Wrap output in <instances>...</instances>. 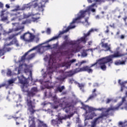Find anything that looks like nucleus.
<instances>
[{
  "label": "nucleus",
  "mask_w": 127,
  "mask_h": 127,
  "mask_svg": "<svg viewBox=\"0 0 127 127\" xmlns=\"http://www.w3.org/2000/svg\"><path fill=\"white\" fill-rule=\"evenodd\" d=\"M19 83L21 84L22 90L23 92H27V97L25 98L26 104L27 106V110L29 112L30 115L33 116L34 114L39 111L36 110V106L35 102L31 100V98L34 97L37 92H38V88L36 87H32L30 90L28 88L29 82L28 78H26L23 75L18 76Z\"/></svg>",
  "instance_id": "f257e3e1"
},
{
  "label": "nucleus",
  "mask_w": 127,
  "mask_h": 127,
  "mask_svg": "<svg viewBox=\"0 0 127 127\" xmlns=\"http://www.w3.org/2000/svg\"><path fill=\"white\" fill-rule=\"evenodd\" d=\"M127 53L122 54L120 51H116L113 55H111L104 58H101L98 60V64L101 70L105 71L106 70V64H108V66H110L111 64H113L112 59L122 58L123 61L127 62Z\"/></svg>",
  "instance_id": "f03ea898"
},
{
  "label": "nucleus",
  "mask_w": 127,
  "mask_h": 127,
  "mask_svg": "<svg viewBox=\"0 0 127 127\" xmlns=\"http://www.w3.org/2000/svg\"><path fill=\"white\" fill-rule=\"evenodd\" d=\"M59 102L60 103L59 106L63 108L66 113H69L70 115H68V117L71 118L74 116L76 113L74 106L77 104V102L74 100L68 102L66 99V97H64L59 100Z\"/></svg>",
  "instance_id": "7ed1b4c3"
},
{
  "label": "nucleus",
  "mask_w": 127,
  "mask_h": 127,
  "mask_svg": "<svg viewBox=\"0 0 127 127\" xmlns=\"http://www.w3.org/2000/svg\"><path fill=\"white\" fill-rule=\"evenodd\" d=\"M86 11H80L78 14H77V17L73 19L72 21L70 23V26H68L66 29L65 30H63L62 31H60V33L58 36H54L51 39H49L48 40V42H50L51 41L56 40L57 39H58L59 38L61 37V35L66 33L68 32V31L70 29H72L73 28H75V26H72V25L73 24H75L76 23H79V21H80L82 18H83L85 17V13H86Z\"/></svg>",
  "instance_id": "20e7f679"
},
{
  "label": "nucleus",
  "mask_w": 127,
  "mask_h": 127,
  "mask_svg": "<svg viewBox=\"0 0 127 127\" xmlns=\"http://www.w3.org/2000/svg\"><path fill=\"white\" fill-rule=\"evenodd\" d=\"M21 32H19L17 33L12 34L8 37L9 40H11L12 39L13 40L10 41L9 43L5 44L2 49L0 48V58L3 56L7 52H9L12 50L11 48H7L6 47L10 46L13 45H15L17 47L19 46V44L16 37L21 35Z\"/></svg>",
  "instance_id": "39448f33"
},
{
  "label": "nucleus",
  "mask_w": 127,
  "mask_h": 127,
  "mask_svg": "<svg viewBox=\"0 0 127 127\" xmlns=\"http://www.w3.org/2000/svg\"><path fill=\"white\" fill-rule=\"evenodd\" d=\"M111 111L109 108H108L105 112H103L101 113L100 116L96 118L94 120L91 122V127H95L97 126V124L103 121L104 118H108L110 115L109 112Z\"/></svg>",
  "instance_id": "423d86ee"
},
{
  "label": "nucleus",
  "mask_w": 127,
  "mask_h": 127,
  "mask_svg": "<svg viewBox=\"0 0 127 127\" xmlns=\"http://www.w3.org/2000/svg\"><path fill=\"white\" fill-rule=\"evenodd\" d=\"M49 0H41L40 2L39 3L35 2L29 6V8H32L36 9L39 11H41L43 12L44 11V9L46 7V3L49 2Z\"/></svg>",
  "instance_id": "0eeeda50"
},
{
  "label": "nucleus",
  "mask_w": 127,
  "mask_h": 127,
  "mask_svg": "<svg viewBox=\"0 0 127 127\" xmlns=\"http://www.w3.org/2000/svg\"><path fill=\"white\" fill-rule=\"evenodd\" d=\"M123 110L125 109L127 111V101L125 98H122V100L120 102L117 104V106L110 107V111H118L119 109Z\"/></svg>",
  "instance_id": "6e6552de"
},
{
  "label": "nucleus",
  "mask_w": 127,
  "mask_h": 127,
  "mask_svg": "<svg viewBox=\"0 0 127 127\" xmlns=\"http://www.w3.org/2000/svg\"><path fill=\"white\" fill-rule=\"evenodd\" d=\"M35 36L29 31L20 36V39L28 43H32L34 41Z\"/></svg>",
  "instance_id": "1a4fd4ad"
},
{
  "label": "nucleus",
  "mask_w": 127,
  "mask_h": 127,
  "mask_svg": "<svg viewBox=\"0 0 127 127\" xmlns=\"http://www.w3.org/2000/svg\"><path fill=\"white\" fill-rule=\"evenodd\" d=\"M82 108L84 110L86 111V113H88V111L89 113H92L94 111H103L105 110V108H95L94 107H90L88 105H82Z\"/></svg>",
  "instance_id": "9d476101"
},
{
  "label": "nucleus",
  "mask_w": 127,
  "mask_h": 127,
  "mask_svg": "<svg viewBox=\"0 0 127 127\" xmlns=\"http://www.w3.org/2000/svg\"><path fill=\"white\" fill-rule=\"evenodd\" d=\"M94 32V30L93 29H90L87 33H84V36L82 37H81L79 40L78 41L80 42H82L83 44H86L87 43V41H88V39L87 38V37L90 36L91 35V33Z\"/></svg>",
  "instance_id": "9b49d317"
},
{
  "label": "nucleus",
  "mask_w": 127,
  "mask_h": 127,
  "mask_svg": "<svg viewBox=\"0 0 127 127\" xmlns=\"http://www.w3.org/2000/svg\"><path fill=\"white\" fill-rule=\"evenodd\" d=\"M40 19V17H32V20L30 19H27L26 20L22 21L21 25H26L27 24H31L32 22H38V20Z\"/></svg>",
  "instance_id": "f8f14e48"
},
{
  "label": "nucleus",
  "mask_w": 127,
  "mask_h": 127,
  "mask_svg": "<svg viewBox=\"0 0 127 127\" xmlns=\"http://www.w3.org/2000/svg\"><path fill=\"white\" fill-rule=\"evenodd\" d=\"M105 39H103L101 40V42L100 45H101V47L103 48H104L105 50H104L105 52H111V45H108V43H105L104 42Z\"/></svg>",
  "instance_id": "ddd939ff"
},
{
  "label": "nucleus",
  "mask_w": 127,
  "mask_h": 127,
  "mask_svg": "<svg viewBox=\"0 0 127 127\" xmlns=\"http://www.w3.org/2000/svg\"><path fill=\"white\" fill-rule=\"evenodd\" d=\"M37 49V47H34L32 49H31L29 50L28 51L26 52L21 58V62H23L26 60V56L28 55L29 53L35 50L36 49Z\"/></svg>",
  "instance_id": "4468645a"
},
{
  "label": "nucleus",
  "mask_w": 127,
  "mask_h": 127,
  "mask_svg": "<svg viewBox=\"0 0 127 127\" xmlns=\"http://www.w3.org/2000/svg\"><path fill=\"white\" fill-rule=\"evenodd\" d=\"M82 72H87L88 73H93V69L88 65H85L81 67Z\"/></svg>",
  "instance_id": "2eb2a0df"
},
{
  "label": "nucleus",
  "mask_w": 127,
  "mask_h": 127,
  "mask_svg": "<svg viewBox=\"0 0 127 127\" xmlns=\"http://www.w3.org/2000/svg\"><path fill=\"white\" fill-rule=\"evenodd\" d=\"M67 45H68V42L67 41H65L58 47V50L59 51H62L64 50H66L67 48Z\"/></svg>",
  "instance_id": "dca6fc26"
},
{
  "label": "nucleus",
  "mask_w": 127,
  "mask_h": 127,
  "mask_svg": "<svg viewBox=\"0 0 127 127\" xmlns=\"http://www.w3.org/2000/svg\"><path fill=\"white\" fill-rule=\"evenodd\" d=\"M60 66L61 67H65L66 69H68L70 68V66H71V64L69 63V62H64L60 64Z\"/></svg>",
  "instance_id": "f3484780"
},
{
  "label": "nucleus",
  "mask_w": 127,
  "mask_h": 127,
  "mask_svg": "<svg viewBox=\"0 0 127 127\" xmlns=\"http://www.w3.org/2000/svg\"><path fill=\"white\" fill-rule=\"evenodd\" d=\"M65 73H67V74H66L65 77H64L62 78L63 81L65 79L67 78V77H72L74 74V72H73V71H72V70H69L68 71H66Z\"/></svg>",
  "instance_id": "a211bd4d"
},
{
  "label": "nucleus",
  "mask_w": 127,
  "mask_h": 127,
  "mask_svg": "<svg viewBox=\"0 0 127 127\" xmlns=\"http://www.w3.org/2000/svg\"><path fill=\"white\" fill-rule=\"evenodd\" d=\"M77 84L79 89L81 90L83 92H84L85 91V90H84V88H85V86L86 85V84H85V83H80L79 82H77Z\"/></svg>",
  "instance_id": "6ab92c4d"
},
{
  "label": "nucleus",
  "mask_w": 127,
  "mask_h": 127,
  "mask_svg": "<svg viewBox=\"0 0 127 127\" xmlns=\"http://www.w3.org/2000/svg\"><path fill=\"white\" fill-rule=\"evenodd\" d=\"M82 48H83V47L80 46L79 45H75V49L73 51V52H74L75 53H79L81 51Z\"/></svg>",
  "instance_id": "aec40b11"
},
{
  "label": "nucleus",
  "mask_w": 127,
  "mask_h": 127,
  "mask_svg": "<svg viewBox=\"0 0 127 127\" xmlns=\"http://www.w3.org/2000/svg\"><path fill=\"white\" fill-rule=\"evenodd\" d=\"M29 118H31V121H32V123L29 127H35L36 126H35V117L30 116Z\"/></svg>",
  "instance_id": "412c9836"
},
{
  "label": "nucleus",
  "mask_w": 127,
  "mask_h": 127,
  "mask_svg": "<svg viewBox=\"0 0 127 127\" xmlns=\"http://www.w3.org/2000/svg\"><path fill=\"white\" fill-rule=\"evenodd\" d=\"M49 65H53L54 64V58L52 56H50V59L48 61Z\"/></svg>",
  "instance_id": "4be33fe9"
},
{
  "label": "nucleus",
  "mask_w": 127,
  "mask_h": 127,
  "mask_svg": "<svg viewBox=\"0 0 127 127\" xmlns=\"http://www.w3.org/2000/svg\"><path fill=\"white\" fill-rule=\"evenodd\" d=\"M65 120V117H59L58 119H56L57 125H60L61 124H62V120Z\"/></svg>",
  "instance_id": "5701e85b"
},
{
  "label": "nucleus",
  "mask_w": 127,
  "mask_h": 127,
  "mask_svg": "<svg viewBox=\"0 0 127 127\" xmlns=\"http://www.w3.org/2000/svg\"><path fill=\"white\" fill-rule=\"evenodd\" d=\"M96 116V115L95 113H91V115L89 117L86 116V120H93V118H94V117Z\"/></svg>",
  "instance_id": "b1692460"
},
{
  "label": "nucleus",
  "mask_w": 127,
  "mask_h": 127,
  "mask_svg": "<svg viewBox=\"0 0 127 127\" xmlns=\"http://www.w3.org/2000/svg\"><path fill=\"white\" fill-rule=\"evenodd\" d=\"M64 89H65V86H64V85H63L61 87L59 86L57 87V91L60 93L62 92V91H63Z\"/></svg>",
  "instance_id": "393cba45"
},
{
  "label": "nucleus",
  "mask_w": 127,
  "mask_h": 127,
  "mask_svg": "<svg viewBox=\"0 0 127 127\" xmlns=\"http://www.w3.org/2000/svg\"><path fill=\"white\" fill-rule=\"evenodd\" d=\"M89 51V50H83V52L81 53V56L83 58H85L88 56L87 52Z\"/></svg>",
  "instance_id": "a878e982"
},
{
  "label": "nucleus",
  "mask_w": 127,
  "mask_h": 127,
  "mask_svg": "<svg viewBox=\"0 0 127 127\" xmlns=\"http://www.w3.org/2000/svg\"><path fill=\"white\" fill-rule=\"evenodd\" d=\"M96 96H97V93L92 94V95H90V96L88 97L87 101L94 99V98H95V97Z\"/></svg>",
  "instance_id": "bb28decb"
},
{
  "label": "nucleus",
  "mask_w": 127,
  "mask_h": 127,
  "mask_svg": "<svg viewBox=\"0 0 127 127\" xmlns=\"http://www.w3.org/2000/svg\"><path fill=\"white\" fill-rule=\"evenodd\" d=\"M127 83V81H124V82H122V83L121 84V91L123 92V89L124 88H125V84H126Z\"/></svg>",
  "instance_id": "cd10ccee"
},
{
  "label": "nucleus",
  "mask_w": 127,
  "mask_h": 127,
  "mask_svg": "<svg viewBox=\"0 0 127 127\" xmlns=\"http://www.w3.org/2000/svg\"><path fill=\"white\" fill-rule=\"evenodd\" d=\"M39 123L41 124V126L43 127H48L46 124H45L43 121L41 120H39Z\"/></svg>",
  "instance_id": "c85d7f7f"
},
{
  "label": "nucleus",
  "mask_w": 127,
  "mask_h": 127,
  "mask_svg": "<svg viewBox=\"0 0 127 127\" xmlns=\"http://www.w3.org/2000/svg\"><path fill=\"white\" fill-rule=\"evenodd\" d=\"M76 44H77V42L74 41H70L67 42V45H75Z\"/></svg>",
  "instance_id": "c756f323"
},
{
  "label": "nucleus",
  "mask_w": 127,
  "mask_h": 127,
  "mask_svg": "<svg viewBox=\"0 0 127 127\" xmlns=\"http://www.w3.org/2000/svg\"><path fill=\"white\" fill-rule=\"evenodd\" d=\"M106 0H94V1L97 2L99 4H101L102 2H104Z\"/></svg>",
  "instance_id": "7c9ffc66"
},
{
  "label": "nucleus",
  "mask_w": 127,
  "mask_h": 127,
  "mask_svg": "<svg viewBox=\"0 0 127 127\" xmlns=\"http://www.w3.org/2000/svg\"><path fill=\"white\" fill-rule=\"evenodd\" d=\"M52 125L53 126L58 125L57 119L55 120H52L51 121Z\"/></svg>",
  "instance_id": "2f4dec72"
},
{
  "label": "nucleus",
  "mask_w": 127,
  "mask_h": 127,
  "mask_svg": "<svg viewBox=\"0 0 127 127\" xmlns=\"http://www.w3.org/2000/svg\"><path fill=\"white\" fill-rule=\"evenodd\" d=\"M81 69V68H75V70H74L75 73H79L80 72H82V70Z\"/></svg>",
  "instance_id": "473e14b6"
},
{
  "label": "nucleus",
  "mask_w": 127,
  "mask_h": 127,
  "mask_svg": "<svg viewBox=\"0 0 127 127\" xmlns=\"http://www.w3.org/2000/svg\"><path fill=\"white\" fill-rule=\"evenodd\" d=\"M76 62H77V60L73 59L68 61V63H69V64H70V65H71L72 64H73L74 63H75Z\"/></svg>",
  "instance_id": "72a5a7b5"
},
{
  "label": "nucleus",
  "mask_w": 127,
  "mask_h": 127,
  "mask_svg": "<svg viewBox=\"0 0 127 127\" xmlns=\"http://www.w3.org/2000/svg\"><path fill=\"white\" fill-rule=\"evenodd\" d=\"M15 82V80L13 79H9L8 80V83L9 85H11L12 84H13Z\"/></svg>",
  "instance_id": "f704fd0d"
},
{
  "label": "nucleus",
  "mask_w": 127,
  "mask_h": 127,
  "mask_svg": "<svg viewBox=\"0 0 127 127\" xmlns=\"http://www.w3.org/2000/svg\"><path fill=\"white\" fill-rule=\"evenodd\" d=\"M21 9L20 8V6L19 5L16 6V8L13 10V11H17L20 10Z\"/></svg>",
  "instance_id": "c9c22d12"
},
{
  "label": "nucleus",
  "mask_w": 127,
  "mask_h": 127,
  "mask_svg": "<svg viewBox=\"0 0 127 127\" xmlns=\"http://www.w3.org/2000/svg\"><path fill=\"white\" fill-rule=\"evenodd\" d=\"M24 29V27H22V28H15L14 29V31H19L20 30H21V29Z\"/></svg>",
  "instance_id": "e433bc0d"
},
{
  "label": "nucleus",
  "mask_w": 127,
  "mask_h": 127,
  "mask_svg": "<svg viewBox=\"0 0 127 127\" xmlns=\"http://www.w3.org/2000/svg\"><path fill=\"white\" fill-rule=\"evenodd\" d=\"M12 71L10 69H8L7 72V75L8 76H11Z\"/></svg>",
  "instance_id": "4c0bfd02"
},
{
  "label": "nucleus",
  "mask_w": 127,
  "mask_h": 127,
  "mask_svg": "<svg viewBox=\"0 0 127 127\" xmlns=\"http://www.w3.org/2000/svg\"><path fill=\"white\" fill-rule=\"evenodd\" d=\"M47 33L48 34V35H50L51 33V30L50 28H47Z\"/></svg>",
  "instance_id": "58836bf2"
},
{
  "label": "nucleus",
  "mask_w": 127,
  "mask_h": 127,
  "mask_svg": "<svg viewBox=\"0 0 127 127\" xmlns=\"http://www.w3.org/2000/svg\"><path fill=\"white\" fill-rule=\"evenodd\" d=\"M126 63V61H120V65H125Z\"/></svg>",
  "instance_id": "ea45409f"
},
{
  "label": "nucleus",
  "mask_w": 127,
  "mask_h": 127,
  "mask_svg": "<svg viewBox=\"0 0 127 127\" xmlns=\"http://www.w3.org/2000/svg\"><path fill=\"white\" fill-rule=\"evenodd\" d=\"M53 100H54L55 103L58 102V101H57L58 99H57V98L56 96H54L53 97Z\"/></svg>",
  "instance_id": "a19ab883"
},
{
  "label": "nucleus",
  "mask_w": 127,
  "mask_h": 127,
  "mask_svg": "<svg viewBox=\"0 0 127 127\" xmlns=\"http://www.w3.org/2000/svg\"><path fill=\"white\" fill-rule=\"evenodd\" d=\"M106 28L107 30L105 31V33H108L109 32V26H106Z\"/></svg>",
  "instance_id": "79ce46f5"
},
{
  "label": "nucleus",
  "mask_w": 127,
  "mask_h": 127,
  "mask_svg": "<svg viewBox=\"0 0 127 127\" xmlns=\"http://www.w3.org/2000/svg\"><path fill=\"white\" fill-rule=\"evenodd\" d=\"M97 64H98V62H96L94 64H92L91 65V66H89V67H90V68H91L93 67V66H94L95 65H97Z\"/></svg>",
  "instance_id": "37998d69"
},
{
  "label": "nucleus",
  "mask_w": 127,
  "mask_h": 127,
  "mask_svg": "<svg viewBox=\"0 0 127 127\" xmlns=\"http://www.w3.org/2000/svg\"><path fill=\"white\" fill-rule=\"evenodd\" d=\"M4 7V4L2 2H0V8L3 9Z\"/></svg>",
  "instance_id": "c03bdc74"
},
{
  "label": "nucleus",
  "mask_w": 127,
  "mask_h": 127,
  "mask_svg": "<svg viewBox=\"0 0 127 127\" xmlns=\"http://www.w3.org/2000/svg\"><path fill=\"white\" fill-rule=\"evenodd\" d=\"M6 85V83H2L0 84V88H1L2 87H3Z\"/></svg>",
  "instance_id": "a18cd8bd"
},
{
  "label": "nucleus",
  "mask_w": 127,
  "mask_h": 127,
  "mask_svg": "<svg viewBox=\"0 0 127 127\" xmlns=\"http://www.w3.org/2000/svg\"><path fill=\"white\" fill-rule=\"evenodd\" d=\"M21 69L20 67L18 68V72H17V75H19L21 73Z\"/></svg>",
  "instance_id": "49530a36"
},
{
  "label": "nucleus",
  "mask_w": 127,
  "mask_h": 127,
  "mask_svg": "<svg viewBox=\"0 0 127 127\" xmlns=\"http://www.w3.org/2000/svg\"><path fill=\"white\" fill-rule=\"evenodd\" d=\"M35 54L34 53L31 54L30 55V59H33L34 57H35Z\"/></svg>",
  "instance_id": "de8ad7c7"
},
{
  "label": "nucleus",
  "mask_w": 127,
  "mask_h": 127,
  "mask_svg": "<svg viewBox=\"0 0 127 127\" xmlns=\"http://www.w3.org/2000/svg\"><path fill=\"white\" fill-rule=\"evenodd\" d=\"M87 63V61H82L80 62V65H81L82 64H86Z\"/></svg>",
  "instance_id": "09e8293b"
},
{
  "label": "nucleus",
  "mask_w": 127,
  "mask_h": 127,
  "mask_svg": "<svg viewBox=\"0 0 127 127\" xmlns=\"http://www.w3.org/2000/svg\"><path fill=\"white\" fill-rule=\"evenodd\" d=\"M109 26H110L111 28H113V29H115V23H113L112 25L110 24V25H109Z\"/></svg>",
  "instance_id": "8fccbe9b"
},
{
  "label": "nucleus",
  "mask_w": 127,
  "mask_h": 127,
  "mask_svg": "<svg viewBox=\"0 0 127 127\" xmlns=\"http://www.w3.org/2000/svg\"><path fill=\"white\" fill-rule=\"evenodd\" d=\"M115 64L116 65H120V62H119V61H116V62H115Z\"/></svg>",
  "instance_id": "3c124183"
},
{
  "label": "nucleus",
  "mask_w": 127,
  "mask_h": 127,
  "mask_svg": "<svg viewBox=\"0 0 127 127\" xmlns=\"http://www.w3.org/2000/svg\"><path fill=\"white\" fill-rule=\"evenodd\" d=\"M127 98V91H126L125 93V96L122 97V98H125L126 100V98Z\"/></svg>",
  "instance_id": "603ef678"
},
{
  "label": "nucleus",
  "mask_w": 127,
  "mask_h": 127,
  "mask_svg": "<svg viewBox=\"0 0 127 127\" xmlns=\"http://www.w3.org/2000/svg\"><path fill=\"white\" fill-rule=\"evenodd\" d=\"M64 39L67 41L68 40V35H65L64 36Z\"/></svg>",
  "instance_id": "864d4df0"
},
{
  "label": "nucleus",
  "mask_w": 127,
  "mask_h": 127,
  "mask_svg": "<svg viewBox=\"0 0 127 127\" xmlns=\"http://www.w3.org/2000/svg\"><path fill=\"white\" fill-rule=\"evenodd\" d=\"M111 101V99L108 98L106 101V104H109Z\"/></svg>",
  "instance_id": "5fc2aeb1"
},
{
  "label": "nucleus",
  "mask_w": 127,
  "mask_h": 127,
  "mask_svg": "<svg viewBox=\"0 0 127 127\" xmlns=\"http://www.w3.org/2000/svg\"><path fill=\"white\" fill-rule=\"evenodd\" d=\"M121 39L123 40L125 39V36L124 35H121L120 37Z\"/></svg>",
  "instance_id": "6e6d98bb"
},
{
  "label": "nucleus",
  "mask_w": 127,
  "mask_h": 127,
  "mask_svg": "<svg viewBox=\"0 0 127 127\" xmlns=\"http://www.w3.org/2000/svg\"><path fill=\"white\" fill-rule=\"evenodd\" d=\"M124 126L125 127H127V120L125 121Z\"/></svg>",
  "instance_id": "4d7b16f0"
},
{
  "label": "nucleus",
  "mask_w": 127,
  "mask_h": 127,
  "mask_svg": "<svg viewBox=\"0 0 127 127\" xmlns=\"http://www.w3.org/2000/svg\"><path fill=\"white\" fill-rule=\"evenodd\" d=\"M5 7L7 9L10 8V6L8 4H5Z\"/></svg>",
  "instance_id": "13d9d810"
},
{
  "label": "nucleus",
  "mask_w": 127,
  "mask_h": 127,
  "mask_svg": "<svg viewBox=\"0 0 127 127\" xmlns=\"http://www.w3.org/2000/svg\"><path fill=\"white\" fill-rule=\"evenodd\" d=\"M62 94L64 95H65L67 94V91L63 92Z\"/></svg>",
  "instance_id": "bf43d9fd"
},
{
  "label": "nucleus",
  "mask_w": 127,
  "mask_h": 127,
  "mask_svg": "<svg viewBox=\"0 0 127 127\" xmlns=\"http://www.w3.org/2000/svg\"><path fill=\"white\" fill-rule=\"evenodd\" d=\"M96 89H94L92 90V94H96V93H95L96 92Z\"/></svg>",
  "instance_id": "052dcab7"
},
{
  "label": "nucleus",
  "mask_w": 127,
  "mask_h": 127,
  "mask_svg": "<svg viewBox=\"0 0 127 127\" xmlns=\"http://www.w3.org/2000/svg\"><path fill=\"white\" fill-rule=\"evenodd\" d=\"M91 11L92 12H96V9H95V8H92L91 9Z\"/></svg>",
  "instance_id": "680f3d73"
},
{
  "label": "nucleus",
  "mask_w": 127,
  "mask_h": 127,
  "mask_svg": "<svg viewBox=\"0 0 127 127\" xmlns=\"http://www.w3.org/2000/svg\"><path fill=\"white\" fill-rule=\"evenodd\" d=\"M87 1L88 3H92L93 2V1H92V0H87Z\"/></svg>",
  "instance_id": "e2e57ef3"
},
{
  "label": "nucleus",
  "mask_w": 127,
  "mask_h": 127,
  "mask_svg": "<svg viewBox=\"0 0 127 127\" xmlns=\"http://www.w3.org/2000/svg\"><path fill=\"white\" fill-rule=\"evenodd\" d=\"M95 18L96 19H99L100 18V17H99V15H97L95 16Z\"/></svg>",
  "instance_id": "0e129e2a"
},
{
  "label": "nucleus",
  "mask_w": 127,
  "mask_h": 127,
  "mask_svg": "<svg viewBox=\"0 0 127 127\" xmlns=\"http://www.w3.org/2000/svg\"><path fill=\"white\" fill-rule=\"evenodd\" d=\"M121 82V79H119L118 80V83L120 84V85L121 86V84L122 83V82Z\"/></svg>",
  "instance_id": "69168bd1"
},
{
  "label": "nucleus",
  "mask_w": 127,
  "mask_h": 127,
  "mask_svg": "<svg viewBox=\"0 0 127 127\" xmlns=\"http://www.w3.org/2000/svg\"><path fill=\"white\" fill-rule=\"evenodd\" d=\"M119 125L120 126H122L123 125V123L122 122H120L119 123Z\"/></svg>",
  "instance_id": "338daca9"
},
{
  "label": "nucleus",
  "mask_w": 127,
  "mask_h": 127,
  "mask_svg": "<svg viewBox=\"0 0 127 127\" xmlns=\"http://www.w3.org/2000/svg\"><path fill=\"white\" fill-rule=\"evenodd\" d=\"M123 19H124V21L126 22L127 19V17H125L123 18Z\"/></svg>",
  "instance_id": "774afa93"
}]
</instances>
